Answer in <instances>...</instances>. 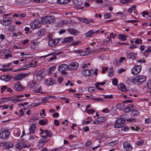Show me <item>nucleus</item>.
I'll return each instance as SVG.
<instances>
[{"label": "nucleus", "mask_w": 151, "mask_h": 151, "mask_svg": "<svg viewBox=\"0 0 151 151\" xmlns=\"http://www.w3.org/2000/svg\"><path fill=\"white\" fill-rule=\"evenodd\" d=\"M151 52V47H148L145 51L143 53L144 55H145V53L147 52Z\"/></svg>", "instance_id": "052dcab7"}, {"label": "nucleus", "mask_w": 151, "mask_h": 151, "mask_svg": "<svg viewBox=\"0 0 151 151\" xmlns=\"http://www.w3.org/2000/svg\"><path fill=\"white\" fill-rule=\"evenodd\" d=\"M104 18L106 19L109 18L111 17V15L110 13H108L104 15Z\"/></svg>", "instance_id": "6e6d98bb"}, {"label": "nucleus", "mask_w": 151, "mask_h": 151, "mask_svg": "<svg viewBox=\"0 0 151 151\" xmlns=\"http://www.w3.org/2000/svg\"><path fill=\"white\" fill-rule=\"evenodd\" d=\"M27 145L23 143L18 144L16 145V148L19 150L21 149L23 147H26Z\"/></svg>", "instance_id": "5701e85b"}, {"label": "nucleus", "mask_w": 151, "mask_h": 151, "mask_svg": "<svg viewBox=\"0 0 151 151\" xmlns=\"http://www.w3.org/2000/svg\"><path fill=\"white\" fill-rule=\"evenodd\" d=\"M69 1V0H57V2L60 4H65Z\"/></svg>", "instance_id": "473e14b6"}, {"label": "nucleus", "mask_w": 151, "mask_h": 151, "mask_svg": "<svg viewBox=\"0 0 151 151\" xmlns=\"http://www.w3.org/2000/svg\"><path fill=\"white\" fill-rule=\"evenodd\" d=\"M7 88V86H2L1 88V93H2L3 92H4V91Z\"/></svg>", "instance_id": "69168bd1"}, {"label": "nucleus", "mask_w": 151, "mask_h": 151, "mask_svg": "<svg viewBox=\"0 0 151 151\" xmlns=\"http://www.w3.org/2000/svg\"><path fill=\"white\" fill-rule=\"evenodd\" d=\"M117 106L119 110H121L124 108V104H119L117 105Z\"/></svg>", "instance_id": "58836bf2"}, {"label": "nucleus", "mask_w": 151, "mask_h": 151, "mask_svg": "<svg viewBox=\"0 0 151 151\" xmlns=\"http://www.w3.org/2000/svg\"><path fill=\"white\" fill-rule=\"evenodd\" d=\"M138 110H136V109H133L132 110L131 113V115L133 116H137L139 113Z\"/></svg>", "instance_id": "4be33fe9"}, {"label": "nucleus", "mask_w": 151, "mask_h": 151, "mask_svg": "<svg viewBox=\"0 0 151 151\" xmlns=\"http://www.w3.org/2000/svg\"><path fill=\"white\" fill-rule=\"evenodd\" d=\"M12 21H10V22H4V21H1V23L3 25L5 26H7L9 25H10L11 23H12Z\"/></svg>", "instance_id": "72a5a7b5"}, {"label": "nucleus", "mask_w": 151, "mask_h": 151, "mask_svg": "<svg viewBox=\"0 0 151 151\" xmlns=\"http://www.w3.org/2000/svg\"><path fill=\"white\" fill-rule=\"evenodd\" d=\"M67 69H68V65H67L65 64H63L60 65L59 66L58 70H61L63 71V70H66Z\"/></svg>", "instance_id": "ddd939ff"}, {"label": "nucleus", "mask_w": 151, "mask_h": 151, "mask_svg": "<svg viewBox=\"0 0 151 151\" xmlns=\"http://www.w3.org/2000/svg\"><path fill=\"white\" fill-rule=\"evenodd\" d=\"M144 142V140H141L137 142V144L138 145H140L143 144Z\"/></svg>", "instance_id": "3c124183"}, {"label": "nucleus", "mask_w": 151, "mask_h": 151, "mask_svg": "<svg viewBox=\"0 0 151 151\" xmlns=\"http://www.w3.org/2000/svg\"><path fill=\"white\" fill-rule=\"evenodd\" d=\"M126 60V58L124 57H121L120 58V60L119 61V62L121 63L123 62V61Z\"/></svg>", "instance_id": "338daca9"}, {"label": "nucleus", "mask_w": 151, "mask_h": 151, "mask_svg": "<svg viewBox=\"0 0 151 151\" xmlns=\"http://www.w3.org/2000/svg\"><path fill=\"white\" fill-rule=\"evenodd\" d=\"M118 88L119 89L123 91H125L126 89L125 88V86L123 84H121L118 86Z\"/></svg>", "instance_id": "bb28decb"}, {"label": "nucleus", "mask_w": 151, "mask_h": 151, "mask_svg": "<svg viewBox=\"0 0 151 151\" xmlns=\"http://www.w3.org/2000/svg\"><path fill=\"white\" fill-rule=\"evenodd\" d=\"M36 127L34 124H32L30 127L29 128V133L30 134L33 133L35 131Z\"/></svg>", "instance_id": "aec40b11"}, {"label": "nucleus", "mask_w": 151, "mask_h": 151, "mask_svg": "<svg viewBox=\"0 0 151 151\" xmlns=\"http://www.w3.org/2000/svg\"><path fill=\"white\" fill-rule=\"evenodd\" d=\"M73 2L74 4L77 6H80L81 4V0H73Z\"/></svg>", "instance_id": "393cba45"}, {"label": "nucleus", "mask_w": 151, "mask_h": 151, "mask_svg": "<svg viewBox=\"0 0 151 151\" xmlns=\"http://www.w3.org/2000/svg\"><path fill=\"white\" fill-rule=\"evenodd\" d=\"M99 122V121L98 119H97L95 120L93 122V123L94 124H98Z\"/></svg>", "instance_id": "774afa93"}, {"label": "nucleus", "mask_w": 151, "mask_h": 151, "mask_svg": "<svg viewBox=\"0 0 151 151\" xmlns=\"http://www.w3.org/2000/svg\"><path fill=\"white\" fill-rule=\"evenodd\" d=\"M96 32H93V30H90L88 32L85 34L86 37H90L93 34L96 33Z\"/></svg>", "instance_id": "c85d7f7f"}, {"label": "nucleus", "mask_w": 151, "mask_h": 151, "mask_svg": "<svg viewBox=\"0 0 151 151\" xmlns=\"http://www.w3.org/2000/svg\"><path fill=\"white\" fill-rule=\"evenodd\" d=\"M123 126V125L118 123H116V124L114 125V127L116 128H119Z\"/></svg>", "instance_id": "8fccbe9b"}, {"label": "nucleus", "mask_w": 151, "mask_h": 151, "mask_svg": "<svg viewBox=\"0 0 151 151\" xmlns=\"http://www.w3.org/2000/svg\"><path fill=\"white\" fill-rule=\"evenodd\" d=\"M15 89L20 91L23 89L22 86L19 82H17L15 84L14 86Z\"/></svg>", "instance_id": "f8f14e48"}, {"label": "nucleus", "mask_w": 151, "mask_h": 151, "mask_svg": "<svg viewBox=\"0 0 151 151\" xmlns=\"http://www.w3.org/2000/svg\"><path fill=\"white\" fill-rule=\"evenodd\" d=\"M0 132V139H5L9 137L10 132L9 129L5 128H2Z\"/></svg>", "instance_id": "f257e3e1"}, {"label": "nucleus", "mask_w": 151, "mask_h": 151, "mask_svg": "<svg viewBox=\"0 0 151 151\" xmlns=\"http://www.w3.org/2000/svg\"><path fill=\"white\" fill-rule=\"evenodd\" d=\"M118 141L117 140L112 141L109 143V145L110 146H113L117 144Z\"/></svg>", "instance_id": "c9c22d12"}, {"label": "nucleus", "mask_w": 151, "mask_h": 151, "mask_svg": "<svg viewBox=\"0 0 151 151\" xmlns=\"http://www.w3.org/2000/svg\"><path fill=\"white\" fill-rule=\"evenodd\" d=\"M44 141L42 139H40L38 144V147L39 148L41 147L44 145Z\"/></svg>", "instance_id": "cd10ccee"}, {"label": "nucleus", "mask_w": 151, "mask_h": 151, "mask_svg": "<svg viewBox=\"0 0 151 151\" xmlns=\"http://www.w3.org/2000/svg\"><path fill=\"white\" fill-rule=\"evenodd\" d=\"M117 80L116 78H114L112 80V83L115 86L116 85L117 83Z\"/></svg>", "instance_id": "5fc2aeb1"}, {"label": "nucleus", "mask_w": 151, "mask_h": 151, "mask_svg": "<svg viewBox=\"0 0 151 151\" xmlns=\"http://www.w3.org/2000/svg\"><path fill=\"white\" fill-rule=\"evenodd\" d=\"M92 100L95 101L96 100L98 101H102V99L101 98H93L92 99Z\"/></svg>", "instance_id": "bf43d9fd"}, {"label": "nucleus", "mask_w": 151, "mask_h": 151, "mask_svg": "<svg viewBox=\"0 0 151 151\" xmlns=\"http://www.w3.org/2000/svg\"><path fill=\"white\" fill-rule=\"evenodd\" d=\"M10 145V143L9 142H5L3 144V145L5 146H7L8 148H10L11 147Z\"/></svg>", "instance_id": "ea45409f"}, {"label": "nucleus", "mask_w": 151, "mask_h": 151, "mask_svg": "<svg viewBox=\"0 0 151 151\" xmlns=\"http://www.w3.org/2000/svg\"><path fill=\"white\" fill-rule=\"evenodd\" d=\"M79 64L76 62H71L68 65V70H75L78 68Z\"/></svg>", "instance_id": "423d86ee"}, {"label": "nucleus", "mask_w": 151, "mask_h": 151, "mask_svg": "<svg viewBox=\"0 0 151 151\" xmlns=\"http://www.w3.org/2000/svg\"><path fill=\"white\" fill-rule=\"evenodd\" d=\"M3 21H4V22H7L8 23L10 22V21H12L11 18H9L8 19H7V18L5 17H3Z\"/></svg>", "instance_id": "c03bdc74"}, {"label": "nucleus", "mask_w": 151, "mask_h": 151, "mask_svg": "<svg viewBox=\"0 0 151 151\" xmlns=\"http://www.w3.org/2000/svg\"><path fill=\"white\" fill-rule=\"evenodd\" d=\"M52 81L50 79H48L47 80L45 81V83L48 85L50 86L52 85L53 83Z\"/></svg>", "instance_id": "c756f323"}, {"label": "nucleus", "mask_w": 151, "mask_h": 151, "mask_svg": "<svg viewBox=\"0 0 151 151\" xmlns=\"http://www.w3.org/2000/svg\"><path fill=\"white\" fill-rule=\"evenodd\" d=\"M80 20L82 22H85L87 24H89L90 22V21H88V20L86 19L80 18Z\"/></svg>", "instance_id": "2f4dec72"}, {"label": "nucleus", "mask_w": 151, "mask_h": 151, "mask_svg": "<svg viewBox=\"0 0 151 151\" xmlns=\"http://www.w3.org/2000/svg\"><path fill=\"white\" fill-rule=\"evenodd\" d=\"M131 128L132 130L135 131H139L140 129V128L139 127H131Z\"/></svg>", "instance_id": "37998d69"}, {"label": "nucleus", "mask_w": 151, "mask_h": 151, "mask_svg": "<svg viewBox=\"0 0 151 151\" xmlns=\"http://www.w3.org/2000/svg\"><path fill=\"white\" fill-rule=\"evenodd\" d=\"M36 66L35 64H34L33 63H30L29 65L27 66V68H29L30 67H35Z\"/></svg>", "instance_id": "4d7b16f0"}, {"label": "nucleus", "mask_w": 151, "mask_h": 151, "mask_svg": "<svg viewBox=\"0 0 151 151\" xmlns=\"http://www.w3.org/2000/svg\"><path fill=\"white\" fill-rule=\"evenodd\" d=\"M136 8V6L135 5H132L130 8L128 9V12L130 13H132V11L134 10Z\"/></svg>", "instance_id": "e433bc0d"}, {"label": "nucleus", "mask_w": 151, "mask_h": 151, "mask_svg": "<svg viewBox=\"0 0 151 151\" xmlns=\"http://www.w3.org/2000/svg\"><path fill=\"white\" fill-rule=\"evenodd\" d=\"M113 98V96L111 95H105L104 98L112 99Z\"/></svg>", "instance_id": "e2e57ef3"}, {"label": "nucleus", "mask_w": 151, "mask_h": 151, "mask_svg": "<svg viewBox=\"0 0 151 151\" xmlns=\"http://www.w3.org/2000/svg\"><path fill=\"white\" fill-rule=\"evenodd\" d=\"M95 88L93 87H89L88 89V91L90 93L92 92L95 91Z\"/></svg>", "instance_id": "79ce46f5"}, {"label": "nucleus", "mask_w": 151, "mask_h": 151, "mask_svg": "<svg viewBox=\"0 0 151 151\" xmlns=\"http://www.w3.org/2000/svg\"><path fill=\"white\" fill-rule=\"evenodd\" d=\"M30 25L31 28L34 29L39 28L42 24L39 20L35 19L30 23Z\"/></svg>", "instance_id": "20e7f679"}, {"label": "nucleus", "mask_w": 151, "mask_h": 151, "mask_svg": "<svg viewBox=\"0 0 151 151\" xmlns=\"http://www.w3.org/2000/svg\"><path fill=\"white\" fill-rule=\"evenodd\" d=\"M73 40V38L71 37H69L64 38L62 42L63 43H66L70 42Z\"/></svg>", "instance_id": "412c9836"}, {"label": "nucleus", "mask_w": 151, "mask_h": 151, "mask_svg": "<svg viewBox=\"0 0 151 151\" xmlns=\"http://www.w3.org/2000/svg\"><path fill=\"white\" fill-rule=\"evenodd\" d=\"M131 110V109L130 108V106L128 105L125 107L124 110V111L126 112H128L129 111H130Z\"/></svg>", "instance_id": "4c0bfd02"}, {"label": "nucleus", "mask_w": 151, "mask_h": 151, "mask_svg": "<svg viewBox=\"0 0 151 151\" xmlns=\"http://www.w3.org/2000/svg\"><path fill=\"white\" fill-rule=\"evenodd\" d=\"M136 121V119L135 118H130L129 119H127V122H135Z\"/></svg>", "instance_id": "864d4df0"}, {"label": "nucleus", "mask_w": 151, "mask_h": 151, "mask_svg": "<svg viewBox=\"0 0 151 151\" xmlns=\"http://www.w3.org/2000/svg\"><path fill=\"white\" fill-rule=\"evenodd\" d=\"M27 75V74L26 73H20L17 75L16 76L14 77L13 79L14 81H20L26 76Z\"/></svg>", "instance_id": "0eeeda50"}, {"label": "nucleus", "mask_w": 151, "mask_h": 151, "mask_svg": "<svg viewBox=\"0 0 151 151\" xmlns=\"http://www.w3.org/2000/svg\"><path fill=\"white\" fill-rule=\"evenodd\" d=\"M132 0H120V2L122 3H127L130 2Z\"/></svg>", "instance_id": "49530a36"}, {"label": "nucleus", "mask_w": 151, "mask_h": 151, "mask_svg": "<svg viewBox=\"0 0 151 151\" xmlns=\"http://www.w3.org/2000/svg\"><path fill=\"white\" fill-rule=\"evenodd\" d=\"M44 132H45V135H42V137L46 138L47 137H50L52 136V134L50 131H48L47 130H45Z\"/></svg>", "instance_id": "dca6fc26"}, {"label": "nucleus", "mask_w": 151, "mask_h": 151, "mask_svg": "<svg viewBox=\"0 0 151 151\" xmlns=\"http://www.w3.org/2000/svg\"><path fill=\"white\" fill-rule=\"evenodd\" d=\"M68 22L66 20H62L60 22H59L57 25V27H62L64 24H66Z\"/></svg>", "instance_id": "6ab92c4d"}, {"label": "nucleus", "mask_w": 151, "mask_h": 151, "mask_svg": "<svg viewBox=\"0 0 151 151\" xmlns=\"http://www.w3.org/2000/svg\"><path fill=\"white\" fill-rule=\"evenodd\" d=\"M70 33L73 35H77L79 33V32L77 30L73 28H70L68 29Z\"/></svg>", "instance_id": "2eb2a0df"}, {"label": "nucleus", "mask_w": 151, "mask_h": 151, "mask_svg": "<svg viewBox=\"0 0 151 151\" xmlns=\"http://www.w3.org/2000/svg\"><path fill=\"white\" fill-rule=\"evenodd\" d=\"M5 76V78L6 80L5 81H8L11 79V78L9 77V74L6 75Z\"/></svg>", "instance_id": "680f3d73"}, {"label": "nucleus", "mask_w": 151, "mask_h": 151, "mask_svg": "<svg viewBox=\"0 0 151 151\" xmlns=\"http://www.w3.org/2000/svg\"><path fill=\"white\" fill-rule=\"evenodd\" d=\"M15 29V27L14 25H11L9 27L8 30L9 31L13 32L14 31Z\"/></svg>", "instance_id": "f704fd0d"}, {"label": "nucleus", "mask_w": 151, "mask_h": 151, "mask_svg": "<svg viewBox=\"0 0 151 151\" xmlns=\"http://www.w3.org/2000/svg\"><path fill=\"white\" fill-rule=\"evenodd\" d=\"M43 72L42 70H40L37 72L36 76L38 80L40 81L43 78Z\"/></svg>", "instance_id": "9d476101"}, {"label": "nucleus", "mask_w": 151, "mask_h": 151, "mask_svg": "<svg viewBox=\"0 0 151 151\" xmlns=\"http://www.w3.org/2000/svg\"><path fill=\"white\" fill-rule=\"evenodd\" d=\"M125 121V119L122 118H119L117 119L115 122V123H118L123 125V124Z\"/></svg>", "instance_id": "a211bd4d"}, {"label": "nucleus", "mask_w": 151, "mask_h": 151, "mask_svg": "<svg viewBox=\"0 0 151 151\" xmlns=\"http://www.w3.org/2000/svg\"><path fill=\"white\" fill-rule=\"evenodd\" d=\"M59 39H51L48 42V45L51 47L56 45L59 41Z\"/></svg>", "instance_id": "1a4fd4ad"}, {"label": "nucleus", "mask_w": 151, "mask_h": 151, "mask_svg": "<svg viewBox=\"0 0 151 151\" xmlns=\"http://www.w3.org/2000/svg\"><path fill=\"white\" fill-rule=\"evenodd\" d=\"M119 39L122 41H125L126 40L127 35H125L124 34H119L118 35Z\"/></svg>", "instance_id": "f3484780"}, {"label": "nucleus", "mask_w": 151, "mask_h": 151, "mask_svg": "<svg viewBox=\"0 0 151 151\" xmlns=\"http://www.w3.org/2000/svg\"><path fill=\"white\" fill-rule=\"evenodd\" d=\"M123 148L126 150L130 151L132 150L133 147L129 143L126 142L123 143Z\"/></svg>", "instance_id": "6e6552de"}, {"label": "nucleus", "mask_w": 151, "mask_h": 151, "mask_svg": "<svg viewBox=\"0 0 151 151\" xmlns=\"http://www.w3.org/2000/svg\"><path fill=\"white\" fill-rule=\"evenodd\" d=\"M34 90L35 91H38V92L42 93V92H40V91H42V88L41 86L39 85H36L35 87Z\"/></svg>", "instance_id": "a878e982"}, {"label": "nucleus", "mask_w": 151, "mask_h": 151, "mask_svg": "<svg viewBox=\"0 0 151 151\" xmlns=\"http://www.w3.org/2000/svg\"><path fill=\"white\" fill-rule=\"evenodd\" d=\"M54 18L51 16H45L41 19V22L43 24H50L54 21Z\"/></svg>", "instance_id": "7ed1b4c3"}, {"label": "nucleus", "mask_w": 151, "mask_h": 151, "mask_svg": "<svg viewBox=\"0 0 151 151\" xmlns=\"http://www.w3.org/2000/svg\"><path fill=\"white\" fill-rule=\"evenodd\" d=\"M54 122L55 125L56 126H58L60 124V122L57 119H55L54 121Z\"/></svg>", "instance_id": "603ef678"}, {"label": "nucleus", "mask_w": 151, "mask_h": 151, "mask_svg": "<svg viewBox=\"0 0 151 151\" xmlns=\"http://www.w3.org/2000/svg\"><path fill=\"white\" fill-rule=\"evenodd\" d=\"M98 119H99L100 122H103L106 120V118L104 117H102L99 118Z\"/></svg>", "instance_id": "a19ab883"}, {"label": "nucleus", "mask_w": 151, "mask_h": 151, "mask_svg": "<svg viewBox=\"0 0 151 151\" xmlns=\"http://www.w3.org/2000/svg\"><path fill=\"white\" fill-rule=\"evenodd\" d=\"M83 131L85 132H87L89 130V128L88 127L86 126L85 127H84L83 128Z\"/></svg>", "instance_id": "0e129e2a"}, {"label": "nucleus", "mask_w": 151, "mask_h": 151, "mask_svg": "<svg viewBox=\"0 0 151 151\" xmlns=\"http://www.w3.org/2000/svg\"><path fill=\"white\" fill-rule=\"evenodd\" d=\"M147 85L149 89H151V80H149L147 81Z\"/></svg>", "instance_id": "a18cd8bd"}, {"label": "nucleus", "mask_w": 151, "mask_h": 151, "mask_svg": "<svg viewBox=\"0 0 151 151\" xmlns=\"http://www.w3.org/2000/svg\"><path fill=\"white\" fill-rule=\"evenodd\" d=\"M146 80V77L145 76L142 75H139L134 77L132 81L134 83L137 82L142 83Z\"/></svg>", "instance_id": "f03ea898"}, {"label": "nucleus", "mask_w": 151, "mask_h": 151, "mask_svg": "<svg viewBox=\"0 0 151 151\" xmlns=\"http://www.w3.org/2000/svg\"><path fill=\"white\" fill-rule=\"evenodd\" d=\"M135 43L136 44H141L142 43L141 39H136L135 40Z\"/></svg>", "instance_id": "09e8293b"}, {"label": "nucleus", "mask_w": 151, "mask_h": 151, "mask_svg": "<svg viewBox=\"0 0 151 151\" xmlns=\"http://www.w3.org/2000/svg\"><path fill=\"white\" fill-rule=\"evenodd\" d=\"M108 67H103L102 68V73H104L108 69Z\"/></svg>", "instance_id": "13d9d810"}, {"label": "nucleus", "mask_w": 151, "mask_h": 151, "mask_svg": "<svg viewBox=\"0 0 151 151\" xmlns=\"http://www.w3.org/2000/svg\"><path fill=\"white\" fill-rule=\"evenodd\" d=\"M95 111V110H94L92 109H90L88 110L87 112H88V114H92Z\"/></svg>", "instance_id": "de8ad7c7"}, {"label": "nucleus", "mask_w": 151, "mask_h": 151, "mask_svg": "<svg viewBox=\"0 0 151 151\" xmlns=\"http://www.w3.org/2000/svg\"><path fill=\"white\" fill-rule=\"evenodd\" d=\"M93 71L92 70L85 69L83 72V74L86 76H90Z\"/></svg>", "instance_id": "9b49d317"}, {"label": "nucleus", "mask_w": 151, "mask_h": 151, "mask_svg": "<svg viewBox=\"0 0 151 151\" xmlns=\"http://www.w3.org/2000/svg\"><path fill=\"white\" fill-rule=\"evenodd\" d=\"M141 70V65H137L135 66L132 68L131 72L133 75H137L140 72Z\"/></svg>", "instance_id": "39448f33"}, {"label": "nucleus", "mask_w": 151, "mask_h": 151, "mask_svg": "<svg viewBox=\"0 0 151 151\" xmlns=\"http://www.w3.org/2000/svg\"><path fill=\"white\" fill-rule=\"evenodd\" d=\"M44 33V29H42L40 30L37 32V33L38 36H41L43 35Z\"/></svg>", "instance_id": "7c9ffc66"}, {"label": "nucleus", "mask_w": 151, "mask_h": 151, "mask_svg": "<svg viewBox=\"0 0 151 151\" xmlns=\"http://www.w3.org/2000/svg\"><path fill=\"white\" fill-rule=\"evenodd\" d=\"M48 120L47 119H44L40 120L39 121V124L41 125H44L47 124Z\"/></svg>", "instance_id": "b1692460"}, {"label": "nucleus", "mask_w": 151, "mask_h": 151, "mask_svg": "<svg viewBox=\"0 0 151 151\" xmlns=\"http://www.w3.org/2000/svg\"><path fill=\"white\" fill-rule=\"evenodd\" d=\"M137 53H134L132 52H130L129 53L127 54V57L129 59H134L137 57Z\"/></svg>", "instance_id": "4468645a"}]
</instances>
